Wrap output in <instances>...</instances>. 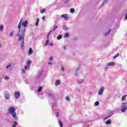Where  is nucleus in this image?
<instances>
[{
	"label": "nucleus",
	"mask_w": 127,
	"mask_h": 127,
	"mask_svg": "<svg viewBox=\"0 0 127 127\" xmlns=\"http://www.w3.org/2000/svg\"><path fill=\"white\" fill-rule=\"evenodd\" d=\"M21 22H22V19H21L18 26V32L17 34V36L19 37L18 40L21 42V49H23V47H24V37L25 36V31H26V28H24L21 30V34L20 33V28L21 27Z\"/></svg>",
	"instance_id": "obj_1"
},
{
	"label": "nucleus",
	"mask_w": 127,
	"mask_h": 127,
	"mask_svg": "<svg viewBox=\"0 0 127 127\" xmlns=\"http://www.w3.org/2000/svg\"><path fill=\"white\" fill-rule=\"evenodd\" d=\"M8 112L10 115H11L12 118L14 121H17L18 117L16 116V113L15 112V108L13 107H10L8 109Z\"/></svg>",
	"instance_id": "obj_2"
},
{
	"label": "nucleus",
	"mask_w": 127,
	"mask_h": 127,
	"mask_svg": "<svg viewBox=\"0 0 127 127\" xmlns=\"http://www.w3.org/2000/svg\"><path fill=\"white\" fill-rule=\"evenodd\" d=\"M48 96L50 99H51L54 101V102H53V105H52V110H54V107H55V105H56V99H55V96H54V95L51 94H49Z\"/></svg>",
	"instance_id": "obj_3"
},
{
	"label": "nucleus",
	"mask_w": 127,
	"mask_h": 127,
	"mask_svg": "<svg viewBox=\"0 0 127 127\" xmlns=\"http://www.w3.org/2000/svg\"><path fill=\"white\" fill-rule=\"evenodd\" d=\"M4 97L6 100H9L10 98V94H9V93L7 90L4 92Z\"/></svg>",
	"instance_id": "obj_4"
},
{
	"label": "nucleus",
	"mask_w": 127,
	"mask_h": 127,
	"mask_svg": "<svg viewBox=\"0 0 127 127\" xmlns=\"http://www.w3.org/2000/svg\"><path fill=\"white\" fill-rule=\"evenodd\" d=\"M123 106H122L121 112L122 113H125L127 111V103H123Z\"/></svg>",
	"instance_id": "obj_5"
},
{
	"label": "nucleus",
	"mask_w": 127,
	"mask_h": 127,
	"mask_svg": "<svg viewBox=\"0 0 127 127\" xmlns=\"http://www.w3.org/2000/svg\"><path fill=\"white\" fill-rule=\"evenodd\" d=\"M14 97L15 99H19L20 97V93L19 91H15L14 92Z\"/></svg>",
	"instance_id": "obj_6"
},
{
	"label": "nucleus",
	"mask_w": 127,
	"mask_h": 127,
	"mask_svg": "<svg viewBox=\"0 0 127 127\" xmlns=\"http://www.w3.org/2000/svg\"><path fill=\"white\" fill-rule=\"evenodd\" d=\"M104 90H105V87H101L98 92V95H99L100 96L103 95V93H104Z\"/></svg>",
	"instance_id": "obj_7"
},
{
	"label": "nucleus",
	"mask_w": 127,
	"mask_h": 127,
	"mask_svg": "<svg viewBox=\"0 0 127 127\" xmlns=\"http://www.w3.org/2000/svg\"><path fill=\"white\" fill-rule=\"evenodd\" d=\"M80 67L78 66L75 69V76H78L79 75V71H80Z\"/></svg>",
	"instance_id": "obj_8"
},
{
	"label": "nucleus",
	"mask_w": 127,
	"mask_h": 127,
	"mask_svg": "<svg viewBox=\"0 0 127 127\" xmlns=\"http://www.w3.org/2000/svg\"><path fill=\"white\" fill-rule=\"evenodd\" d=\"M42 74H43V70H41V71L40 72L39 75L38 77L39 80H42V79H43Z\"/></svg>",
	"instance_id": "obj_9"
},
{
	"label": "nucleus",
	"mask_w": 127,
	"mask_h": 127,
	"mask_svg": "<svg viewBox=\"0 0 127 127\" xmlns=\"http://www.w3.org/2000/svg\"><path fill=\"white\" fill-rule=\"evenodd\" d=\"M61 17H64L65 20H68L69 19V17H68V15L66 14H64L61 15Z\"/></svg>",
	"instance_id": "obj_10"
},
{
	"label": "nucleus",
	"mask_w": 127,
	"mask_h": 127,
	"mask_svg": "<svg viewBox=\"0 0 127 127\" xmlns=\"http://www.w3.org/2000/svg\"><path fill=\"white\" fill-rule=\"evenodd\" d=\"M27 24H28V22L27 21V20L23 21L22 23V25L24 26V27H26V26H27Z\"/></svg>",
	"instance_id": "obj_11"
},
{
	"label": "nucleus",
	"mask_w": 127,
	"mask_h": 127,
	"mask_svg": "<svg viewBox=\"0 0 127 127\" xmlns=\"http://www.w3.org/2000/svg\"><path fill=\"white\" fill-rule=\"evenodd\" d=\"M113 112H111L110 115L107 116L106 118H104V120L106 121V120H108V119H109V118H111V117H112V116H113Z\"/></svg>",
	"instance_id": "obj_12"
},
{
	"label": "nucleus",
	"mask_w": 127,
	"mask_h": 127,
	"mask_svg": "<svg viewBox=\"0 0 127 127\" xmlns=\"http://www.w3.org/2000/svg\"><path fill=\"white\" fill-rule=\"evenodd\" d=\"M85 82V80L83 79H78L77 80V83H83Z\"/></svg>",
	"instance_id": "obj_13"
},
{
	"label": "nucleus",
	"mask_w": 127,
	"mask_h": 127,
	"mask_svg": "<svg viewBox=\"0 0 127 127\" xmlns=\"http://www.w3.org/2000/svg\"><path fill=\"white\" fill-rule=\"evenodd\" d=\"M114 65H116V63L114 62H111L107 64V66H114Z\"/></svg>",
	"instance_id": "obj_14"
},
{
	"label": "nucleus",
	"mask_w": 127,
	"mask_h": 127,
	"mask_svg": "<svg viewBox=\"0 0 127 127\" xmlns=\"http://www.w3.org/2000/svg\"><path fill=\"white\" fill-rule=\"evenodd\" d=\"M32 52H33V50H32V48H30L28 51L29 55H31V54H32Z\"/></svg>",
	"instance_id": "obj_15"
},
{
	"label": "nucleus",
	"mask_w": 127,
	"mask_h": 127,
	"mask_svg": "<svg viewBox=\"0 0 127 127\" xmlns=\"http://www.w3.org/2000/svg\"><path fill=\"white\" fill-rule=\"evenodd\" d=\"M31 63H32V61L31 60H28L27 62V65L30 67V65H31Z\"/></svg>",
	"instance_id": "obj_16"
},
{
	"label": "nucleus",
	"mask_w": 127,
	"mask_h": 127,
	"mask_svg": "<svg viewBox=\"0 0 127 127\" xmlns=\"http://www.w3.org/2000/svg\"><path fill=\"white\" fill-rule=\"evenodd\" d=\"M13 123L14 124L12 125V127H16V126L18 125L17 122L14 121Z\"/></svg>",
	"instance_id": "obj_17"
},
{
	"label": "nucleus",
	"mask_w": 127,
	"mask_h": 127,
	"mask_svg": "<svg viewBox=\"0 0 127 127\" xmlns=\"http://www.w3.org/2000/svg\"><path fill=\"white\" fill-rule=\"evenodd\" d=\"M42 89H43V87L42 86H40L38 89V92L40 93V92H41V91H42Z\"/></svg>",
	"instance_id": "obj_18"
},
{
	"label": "nucleus",
	"mask_w": 127,
	"mask_h": 127,
	"mask_svg": "<svg viewBox=\"0 0 127 127\" xmlns=\"http://www.w3.org/2000/svg\"><path fill=\"white\" fill-rule=\"evenodd\" d=\"M60 80H57L55 83V85L56 86H58V85H60Z\"/></svg>",
	"instance_id": "obj_19"
},
{
	"label": "nucleus",
	"mask_w": 127,
	"mask_h": 127,
	"mask_svg": "<svg viewBox=\"0 0 127 127\" xmlns=\"http://www.w3.org/2000/svg\"><path fill=\"white\" fill-rule=\"evenodd\" d=\"M112 123L111 122V120L109 119L108 120H107L106 122V125H111Z\"/></svg>",
	"instance_id": "obj_20"
},
{
	"label": "nucleus",
	"mask_w": 127,
	"mask_h": 127,
	"mask_svg": "<svg viewBox=\"0 0 127 127\" xmlns=\"http://www.w3.org/2000/svg\"><path fill=\"white\" fill-rule=\"evenodd\" d=\"M63 28L64 30H65V31L68 30V28H67V27L66 26V25H64L63 26Z\"/></svg>",
	"instance_id": "obj_21"
},
{
	"label": "nucleus",
	"mask_w": 127,
	"mask_h": 127,
	"mask_svg": "<svg viewBox=\"0 0 127 127\" xmlns=\"http://www.w3.org/2000/svg\"><path fill=\"white\" fill-rule=\"evenodd\" d=\"M57 39L58 40H60V39H62V35H59L57 36Z\"/></svg>",
	"instance_id": "obj_22"
},
{
	"label": "nucleus",
	"mask_w": 127,
	"mask_h": 127,
	"mask_svg": "<svg viewBox=\"0 0 127 127\" xmlns=\"http://www.w3.org/2000/svg\"><path fill=\"white\" fill-rule=\"evenodd\" d=\"M38 23H39V18H38L36 22V26H38Z\"/></svg>",
	"instance_id": "obj_23"
},
{
	"label": "nucleus",
	"mask_w": 127,
	"mask_h": 127,
	"mask_svg": "<svg viewBox=\"0 0 127 127\" xmlns=\"http://www.w3.org/2000/svg\"><path fill=\"white\" fill-rule=\"evenodd\" d=\"M59 124L60 126V127H63V123L61 121H59Z\"/></svg>",
	"instance_id": "obj_24"
},
{
	"label": "nucleus",
	"mask_w": 127,
	"mask_h": 127,
	"mask_svg": "<svg viewBox=\"0 0 127 127\" xmlns=\"http://www.w3.org/2000/svg\"><path fill=\"white\" fill-rule=\"evenodd\" d=\"M46 11V8H43L40 11L41 13H44Z\"/></svg>",
	"instance_id": "obj_25"
},
{
	"label": "nucleus",
	"mask_w": 127,
	"mask_h": 127,
	"mask_svg": "<svg viewBox=\"0 0 127 127\" xmlns=\"http://www.w3.org/2000/svg\"><path fill=\"white\" fill-rule=\"evenodd\" d=\"M69 36H70V35H69L68 33H65V34L64 35V37L65 38H68V37H69Z\"/></svg>",
	"instance_id": "obj_26"
},
{
	"label": "nucleus",
	"mask_w": 127,
	"mask_h": 127,
	"mask_svg": "<svg viewBox=\"0 0 127 127\" xmlns=\"http://www.w3.org/2000/svg\"><path fill=\"white\" fill-rule=\"evenodd\" d=\"M54 29L53 30V31H55V30H56V29H57V28H58V26H56V25H54Z\"/></svg>",
	"instance_id": "obj_27"
},
{
	"label": "nucleus",
	"mask_w": 127,
	"mask_h": 127,
	"mask_svg": "<svg viewBox=\"0 0 127 127\" xmlns=\"http://www.w3.org/2000/svg\"><path fill=\"white\" fill-rule=\"evenodd\" d=\"M70 12L71 13H73V12H75V9H74L73 8H70Z\"/></svg>",
	"instance_id": "obj_28"
},
{
	"label": "nucleus",
	"mask_w": 127,
	"mask_h": 127,
	"mask_svg": "<svg viewBox=\"0 0 127 127\" xmlns=\"http://www.w3.org/2000/svg\"><path fill=\"white\" fill-rule=\"evenodd\" d=\"M119 56H120V53H118L117 55H116L113 57V59H116V58H117V57H119Z\"/></svg>",
	"instance_id": "obj_29"
},
{
	"label": "nucleus",
	"mask_w": 127,
	"mask_h": 127,
	"mask_svg": "<svg viewBox=\"0 0 127 127\" xmlns=\"http://www.w3.org/2000/svg\"><path fill=\"white\" fill-rule=\"evenodd\" d=\"M111 31V30H109L107 33H105V36H107L110 34V32Z\"/></svg>",
	"instance_id": "obj_30"
},
{
	"label": "nucleus",
	"mask_w": 127,
	"mask_h": 127,
	"mask_svg": "<svg viewBox=\"0 0 127 127\" xmlns=\"http://www.w3.org/2000/svg\"><path fill=\"white\" fill-rule=\"evenodd\" d=\"M49 43V40H47L46 41V43L45 44V46H47L48 45V44Z\"/></svg>",
	"instance_id": "obj_31"
},
{
	"label": "nucleus",
	"mask_w": 127,
	"mask_h": 127,
	"mask_svg": "<svg viewBox=\"0 0 127 127\" xmlns=\"http://www.w3.org/2000/svg\"><path fill=\"white\" fill-rule=\"evenodd\" d=\"M95 106H99L100 105V102L99 101H96L94 103Z\"/></svg>",
	"instance_id": "obj_32"
},
{
	"label": "nucleus",
	"mask_w": 127,
	"mask_h": 127,
	"mask_svg": "<svg viewBox=\"0 0 127 127\" xmlns=\"http://www.w3.org/2000/svg\"><path fill=\"white\" fill-rule=\"evenodd\" d=\"M2 29H3V26L2 25H0V31H2Z\"/></svg>",
	"instance_id": "obj_33"
},
{
	"label": "nucleus",
	"mask_w": 127,
	"mask_h": 127,
	"mask_svg": "<svg viewBox=\"0 0 127 127\" xmlns=\"http://www.w3.org/2000/svg\"><path fill=\"white\" fill-rule=\"evenodd\" d=\"M30 66L29 65H25V70H27V69H29V68L30 67Z\"/></svg>",
	"instance_id": "obj_34"
},
{
	"label": "nucleus",
	"mask_w": 127,
	"mask_h": 127,
	"mask_svg": "<svg viewBox=\"0 0 127 127\" xmlns=\"http://www.w3.org/2000/svg\"><path fill=\"white\" fill-rule=\"evenodd\" d=\"M126 100V96H123L122 97V101H125Z\"/></svg>",
	"instance_id": "obj_35"
},
{
	"label": "nucleus",
	"mask_w": 127,
	"mask_h": 127,
	"mask_svg": "<svg viewBox=\"0 0 127 127\" xmlns=\"http://www.w3.org/2000/svg\"><path fill=\"white\" fill-rule=\"evenodd\" d=\"M11 64H8V65H6V68L8 69V68H9V67H11Z\"/></svg>",
	"instance_id": "obj_36"
},
{
	"label": "nucleus",
	"mask_w": 127,
	"mask_h": 127,
	"mask_svg": "<svg viewBox=\"0 0 127 127\" xmlns=\"http://www.w3.org/2000/svg\"><path fill=\"white\" fill-rule=\"evenodd\" d=\"M66 100L67 101H70V97H69V96H66Z\"/></svg>",
	"instance_id": "obj_37"
},
{
	"label": "nucleus",
	"mask_w": 127,
	"mask_h": 127,
	"mask_svg": "<svg viewBox=\"0 0 127 127\" xmlns=\"http://www.w3.org/2000/svg\"><path fill=\"white\" fill-rule=\"evenodd\" d=\"M14 32V31L10 32V36H12V34H13Z\"/></svg>",
	"instance_id": "obj_38"
},
{
	"label": "nucleus",
	"mask_w": 127,
	"mask_h": 127,
	"mask_svg": "<svg viewBox=\"0 0 127 127\" xmlns=\"http://www.w3.org/2000/svg\"><path fill=\"white\" fill-rule=\"evenodd\" d=\"M49 46H53V42H51L49 44Z\"/></svg>",
	"instance_id": "obj_39"
},
{
	"label": "nucleus",
	"mask_w": 127,
	"mask_h": 127,
	"mask_svg": "<svg viewBox=\"0 0 127 127\" xmlns=\"http://www.w3.org/2000/svg\"><path fill=\"white\" fill-rule=\"evenodd\" d=\"M21 73H23V74L25 73V70L24 69H22Z\"/></svg>",
	"instance_id": "obj_40"
},
{
	"label": "nucleus",
	"mask_w": 127,
	"mask_h": 127,
	"mask_svg": "<svg viewBox=\"0 0 127 127\" xmlns=\"http://www.w3.org/2000/svg\"><path fill=\"white\" fill-rule=\"evenodd\" d=\"M70 0H65V1H64V2H65V3H68V2H69V1Z\"/></svg>",
	"instance_id": "obj_41"
},
{
	"label": "nucleus",
	"mask_w": 127,
	"mask_h": 127,
	"mask_svg": "<svg viewBox=\"0 0 127 127\" xmlns=\"http://www.w3.org/2000/svg\"><path fill=\"white\" fill-rule=\"evenodd\" d=\"M4 79H5V80H8V76H4Z\"/></svg>",
	"instance_id": "obj_42"
},
{
	"label": "nucleus",
	"mask_w": 127,
	"mask_h": 127,
	"mask_svg": "<svg viewBox=\"0 0 127 127\" xmlns=\"http://www.w3.org/2000/svg\"><path fill=\"white\" fill-rule=\"evenodd\" d=\"M105 1H103V2L102 3V4H101V5L100 6V7H102V6H104V4L105 3Z\"/></svg>",
	"instance_id": "obj_43"
},
{
	"label": "nucleus",
	"mask_w": 127,
	"mask_h": 127,
	"mask_svg": "<svg viewBox=\"0 0 127 127\" xmlns=\"http://www.w3.org/2000/svg\"><path fill=\"white\" fill-rule=\"evenodd\" d=\"M58 117H59V113L57 112L56 114V117L58 118Z\"/></svg>",
	"instance_id": "obj_44"
},
{
	"label": "nucleus",
	"mask_w": 127,
	"mask_h": 127,
	"mask_svg": "<svg viewBox=\"0 0 127 127\" xmlns=\"http://www.w3.org/2000/svg\"><path fill=\"white\" fill-rule=\"evenodd\" d=\"M50 60L51 61H52V60H53V57H51L50 58Z\"/></svg>",
	"instance_id": "obj_45"
},
{
	"label": "nucleus",
	"mask_w": 127,
	"mask_h": 127,
	"mask_svg": "<svg viewBox=\"0 0 127 127\" xmlns=\"http://www.w3.org/2000/svg\"><path fill=\"white\" fill-rule=\"evenodd\" d=\"M61 71H65V69H64V67H63L61 68Z\"/></svg>",
	"instance_id": "obj_46"
},
{
	"label": "nucleus",
	"mask_w": 127,
	"mask_h": 127,
	"mask_svg": "<svg viewBox=\"0 0 127 127\" xmlns=\"http://www.w3.org/2000/svg\"><path fill=\"white\" fill-rule=\"evenodd\" d=\"M52 32V30H50L49 32L48 33V35H50V34Z\"/></svg>",
	"instance_id": "obj_47"
},
{
	"label": "nucleus",
	"mask_w": 127,
	"mask_h": 127,
	"mask_svg": "<svg viewBox=\"0 0 127 127\" xmlns=\"http://www.w3.org/2000/svg\"><path fill=\"white\" fill-rule=\"evenodd\" d=\"M49 35H47V40H49Z\"/></svg>",
	"instance_id": "obj_48"
},
{
	"label": "nucleus",
	"mask_w": 127,
	"mask_h": 127,
	"mask_svg": "<svg viewBox=\"0 0 127 127\" xmlns=\"http://www.w3.org/2000/svg\"><path fill=\"white\" fill-rule=\"evenodd\" d=\"M42 18L43 20H44V19H45V16H43Z\"/></svg>",
	"instance_id": "obj_49"
},
{
	"label": "nucleus",
	"mask_w": 127,
	"mask_h": 127,
	"mask_svg": "<svg viewBox=\"0 0 127 127\" xmlns=\"http://www.w3.org/2000/svg\"><path fill=\"white\" fill-rule=\"evenodd\" d=\"M64 50H66V46H64Z\"/></svg>",
	"instance_id": "obj_50"
},
{
	"label": "nucleus",
	"mask_w": 127,
	"mask_h": 127,
	"mask_svg": "<svg viewBox=\"0 0 127 127\" xmlns=\"http://www.w3.org/2000/svg\"><path fill=\"white\" fill-rule=\"evenodd\" d=\"M88 94H89V95H92V94H93V93H92L91 92H89Z\"/></svg>",
	"instance_id": "obj_51"
},
{
	"label": "nucleus",
	"mask_w": 127,
	"mask_h": 127,
	"mask_svg": "<svg viewBox=\"0 0 127 127\" xmlns=\"http://www.w3.org/2000/svg\"><path fill=\"white\" fill-rule=\"evenodd\" d=\"M48 64H50V65H52V63H49Z\"/></svg>",
	"instance_id": "obj_52"
},
{
	"label": "nucleus",
	"mask_w": 127,
	"mask_h": 127,
	"mask_svg": "<svg viewBox=\"0 0 127 127\" xmlns=\"http://www.w3.org/2000/svg\"><path fill=\"white\" fill-rule=\"evenodd\" d=\"M125 18H126V19H127V14H126V17H125Z\"/></svg>",
	"instance_id": "obj_53"
},
{
	"label": "nucleus",
	"mask_w": 127,
	"mask_h": 127,
	"mask_svg": "<svg viewBox=\"0 0 127 127\" xmlns=\"http://www.w3.org/2000/svg\"><path fill=\"white\" fill-rule=\"evenodd\" d=\"M73 40H77V38H74Z\"/></svg>",
	"instance_id": "obj_54"
},
{
	"label": "nucleus",
	"mask_w": 127,
	"mask_h": 127,
	"mask_svg": "<svg viewBox=\"0 0 127 127\" xmlns=\"http://www.w3.org/2000/svg\"><path fill=\"white\" fill-rule=\"evenodd\" d=\"M105 69H108V66H106Z\"/></svg>",
	"instance_id": "obj_55"
}]
</instances>
